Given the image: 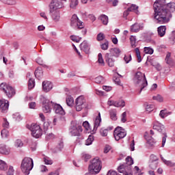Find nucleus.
<instances>
[{
  "label": "nucleus",
  "instance_id": "44",
  "mask_svg": "<svg viewBox=\"0 0 175 175\" xmlns=\"http://www.w3.org/2000/svg\"><path fill=\"white\" fill-rule=\"evenodd\" d=\"M124 61L126 64H129L132 61V55L131 54H127L124 55Z\"/></svg>",
  "mask_w": 175,
  "mask_h": 175
},
{
  "label": "nucleus",
  "instance_id": "21",
  "mask_svg": "<svg viewBox=\"0 0 175 175\" xmlns=\"http://www.w3.org/2000/svg\"><path fill=\"white\" fill-rule=\"evenodd\" d=\"M102 122V118H100V112H98V116L96 117L94 124V131H96L99 126H100V123Z\"/></svg>",
  "mask_w": 175,
  "mask_h": 175
},
{
  "label": "nucleus",
  "instance_id": "49",
  "mask_svg": "<svg viewBox=\"0 0 175 175\" xmlns=\"http://www.w3.org/2000/svg\"><path fill=\"white\" fill-rule=\"evenodd\" d=\"M145 54H153L154 49H151L150 47H145L144 49Z\"/></svg>",
  "mask_w": 175,
  "mask_h": 175
},
{
  "label": "nucleus",
  "instance_id": "22",
  "mask_svg": "<svg viewBox=\"0 0 175 175\" xmlns=\"http://www.w3.org/2000/svg\"><path fill=\"white\" fill-rule=\"evenodd\" d=\"M159 36L163 38L166 33V26H160L157 28Z\"/></svg>",
  "mask_w": 175,
  "mask_h": 175
},
{
  "label": "nucleus",
  "instance_id": "31",
  "mask_svg": "<svg viewBox=\"0 0 175 175\" xmlns=\"http://www.w3.org/2000/svg\"><path fill=\"white\" fill-rule=\"evenodd\" d=\"M102 23L104 25H107L109 24V17L105 14H103L100 16Z\"/></svg>",
  "mask_w": 175,
  "mask_h": 175
},
{
  "label": "nucleus",
  "instance_id": "32",
  "mask_svg": "<svg viewBox=\"0 0 175 175\" xmlns=\"http://www.w3.org/2000/svg\"><path fill=\"white\" fill-rule=\"evenodd\" d=\"M113 129V127H109L108 129H101L100 131V135L101 136H103V137H106V136H107V133L109 132V131H111Z\"/></svg>",
  "mask_w": 175,
  "mask_h": 175
},
{
  "label": "nucleus",
  "instance_id": "30",
  "mask_svg": "<svg viewBox=\"0 0 175 175\" xmlns=\"http://www.w3.org/2000/svg\"><path fill=\"white\" fill-rule=\"evenodd\" d=\"M144 106L146 107V111H148V113H151V111H153L154 109V106L152 104H148V103H146L144 104Z\"/></svg>",
  "mask_w": 175,
  "mask_h": 175
},
{
  "label": "nucleus",
  "instance_id": "8",
  "mask_svg": "<svg viewBox=\"0 0 175 175\" xmlns=\"http://www.w3.org/2000/svg\"><path fill=\"white\" fill-rule=\"evenodd\" d=\"M0 90H1V91H3V92H5L8 98H13V96L16 95V90H14V88H13V87L5 83H2L0 85Z\"/></svg>",
  "mask_w": 175,
  "mask_h": 175
},
{
  "label": "nucleus",
  "instance_id": "39",
  "mask_svg": "<svg viewBox=\"0 0 175 175\" xmlns=\"http://www.w3.org/2000/svg\"><path fill=\"white\" fill-rule=\"evenodd\" d=\"M79 5V0H70V7L71 9H75Z\"/></svg>",
  "mask_w": 175,
  "mask_h": 175
},
{
  "label": "nucleus",
  "instance_id": "38",
  "mask_svg": "<svg viewBox=\"0 0 175 175\" xmlns=\"http://www.w3.org/2000/svg\"><path fill=\"white\" fill-rule=\"evenodd\" d=\"M130 42L131 44V47L135 49L136 47V36H131L130 37Z\"/></svg>",
  "mask_w": 175,
  "mask_h": 175
},
{
  "label": "nucleus",
  "instance_id": "51",
  "mask_svg": "<svg viewBox=\"0 0 175 175\" xmlns=\"http://www.w3.org/2000/svg\"><path fill=\"white\" fill-rule=\"evenodd\" d=\"M1 135L2 137H8L9 136V131L6 129H3L1 132Z\"/></svg>",
  "mask_w": 175,
  "mask_h": 175
},
{
  "label": "nucleus",
  "instance_id": "46",
  "mask_svg": "<svg viewBox=\"0 0 175 175\" xmlns=\"http://www.w3.org/2000/svg\"><path fill=\"white\" fill-rule=\"evenodd\" d=\"M98 62L101 64L103 66H105V60H103V57L102 56V53H98Z\"/></svg>",
  "mask_w": 175,
  "mask_h": 175
},
{
  "label": "nucleus",
  "instance_id": "53",
  "mask_svg": "<svg viewBox=\"0 0 175 175\" xmlns=\"http://www.w3.org/2000/svg\"><path fill=\"white\" fill-rule=\"evenodd\" d=\"M44 162L45 165H53V160L50 159V158L47 157H44Z\"/></svg>",
  "mask_w": 175,
  "mask_h": 175
},
{
  "label": "nucleus",
  "instance_id": "24",
  "mask_svg": "<svg viewBox=\"0 0 175 175\" xmlns=\"http://www.w3.org/2000/svg\"><path fill=\"white\" fill-rule=\"evenodd\" d=\"M0 154L9 155L10 154V149L6 148L5 145H0Z\"/></svg>",
  "mask_w": 175,
  "mask_h": 175
},
{
  "label": "nucleus",
  "instance_id": "16",
  "mask_svg": "<svg viewBox=\"0 0 175 175\" xmlns=\"http://www.w3.org/2000/svg\"><path fill=\"white\" fill-rule=\"evenodd\" d=\"M53 109L56 114H59V116H65V110H64V108H62L61 105L53 103Z\"/></svg>",
  "mask_w": 175,
  "mask_h": 175
},
{
  "label": "nucleus",
  "instance_id": "12",
  "mask_svg": "<svg viewBox=\"0 0 175 175\" xmlns=\"http://www.w3.org/2000/svg\"><path fill=\"white\" fill-rule=\"evenodd\" d=\"M64 4L59 0H52L49 5V12L54 13L58 9H62Z\"/></svg>",
  "mask_w": 175,
  "mask_h": 175
},
{
  "label": "nucleus",
  "instance_id": "54",
  "mask_svg": "<svg viewBox=\"0 0 175 175\" xmlns=\"http://www.w3.org/2000/svg\"><path fill=\"white\" fill-rule=\"evenodd\" d=\"M94 81L97 84H100L101 83L103 82V77L102 76H98L95 78Z\"/></svg>",
  "mask_w": 175,
  "mask_h": 175
},
{
  "label": "nucleus",
  "instance_id": "42",
  "mask_svg": "<svg viewBox=\"0 0 175 175\" xmlns=\"http://www.w3.org/2000/svg\"><path fill=\"white\" fill-rule=\"evenodd\" d=\"M94 142V136L89 135L88 138L85 141V146H91Z\"/></svg>",
  "mask_w": 175,
  "mask_h": 175
},
{
  "label": "nucleus",
  "instance_id": "26",
  "mask_svg": "<svg viewBox=\"0 0 175 175\" xmlns=\"http://www.w3.org/2000/svg\"><path fill=\"white\" fill-rule=\"evenodd\" d=\"M172 55V53H167L165 57V62L167 65H170V66H175V62H173V60L170 59V57Z\"/></svg>",
  "mask_w": 175,
  "mask_h": 175
},
{
  "label": "nucleus",
  "instance_id": "17",
  "mask_svg": "<svg viewBox=\"0 0 175 175\" xmlns=\"http://www.w3.org/2000/svg\"><path fill=\"white\" fill-rule=\"evenodd\" d=\"M53 90V83L49 81H44L42 82V91L44 92H49Z\"/></svg>",
  "mask_w": 175,
  "mask_h": 175
},
{
  "label": "nucleus",
  "instance_id": "6",
  "mask_svg": "<svg viewBox=\"0 0 175 175\" xmlns=\"http://www.w3.org/2000/svg\"><path fill=\"white\" fill-rule=\"evenodd\" d=\"M102 169L100 160L96 157L92 161L91 164L89 165L88 170L90 173L92 174H98Z\"/></svg>",
  "mask_w": 175,
  "mask_h": 175
},
{
  "label": "nucleus",
  "instance_id": "1",
  "mask_svg": "<svg viewBox=\"0 0 175 175\" xmlns=\"http://www.w3.org/2000/svg\"><path fill=\"white\" fill-rule=\"evenodd\" d=\"M154 18L158 24H167L170 21L172 14L170 12L175 10V3L171 2L163 4V1H156L153 5Z\"/></svg>",
  "mask_w": 175,
  "mask_h": 175
},
{
  "label": "nucleus",
  "instance_id": "2",
  "mask_svg": "<svg viewBox=\"0 0 175 175\" xmlns=\"http://www.w3.org/2000/svg\"><path fill=\"white\" fill-rule=\"evenodd\" d=\"M134 83L136 87L139 89V94H142L143 90L148 85V83L146 79V75L142 72H137L135 73L134 77Z\"/></svg>",
  "mask_w": 175,
  "mask_h": 175
},
{
  "label": "nucleus",
  "instance_id": "34",
  "mask_svg": "<svg viewBox=\"0 0 175 175\" xmlns=\"http://www.w3.org/2000/svg\"><path fill=\"white\" fill-rule=\"evenodd\" d=\"M66 103L70 107H72L73 106V103H75V100L73 99V97L69 96L66 98Z\"/></svg>",
  "mask_w": 175,
  "mask_h": 175
},
{
  "label": "nucleus",
  "instance_id": "11",
  "mask_svg": "<svg viewBox=\"0 0 175 175\" xmlns=\"http://www.w3.org/2000/svg\"><path fill=\"white\" fill-rule=\"evenodd\" d=\"M113 136L115 140L118 142V140H121V139H124L126 136V131L122 127L118 126L113 131Z\"/></svg>",
  "mask_w": 175,
  "mask_h": 175
},
{
  "label": "nucleus",
  "instance_id": "55",
  "mask_svg": "<svg viewBox=\"0 0 175 175\" xmlns=\"http://www.w3.org/2000/svg\"><path fill=\"white\" fill-rule=\"evenodd\" d=\"M149 162H158V157L154 154H151Z\"/></svg>",
  "mask_w": 175,
  "mask_h": 175
},
{
  "label": "nucleus",
  "instance_id": "23",
  "mask_svg": "<svg viewBox=\"0 0 175 175\" xmlns=\"http://www.w3.org/2000/svg\"><path fill=\"white\" fill-rule=\"evenodd\" d=\"M52 19L55 23H58L61 18V15L58 11H54L53 13H51Z\"/></svg>",
  "mask_w": 175,
  "mask_h": 175
},
{
  "label": "nucleus",
  "instance_id": "45",
  "mask_svg": "<svg viewBox=\"0 0 175 175\" xmlns=\"http://www.w3.org/2000/svg\"><path fill=\"white\" fill-rule=\"evenodd\" d=\"M14 146L15 147L18 148L23 147L24 146V144L23 143V141H21V139H16L15 141Z\"/></svg>",
  "mask_w": 175,
  "mask_h": 175
},
{
  "label": "nucleus",
  "instance_id": "60",
  "mask_svg": "<svg viewBox=\"0 0 175 175\" xmlns=\"http://www.w3.org/2000/svg\"><path fill=\"white\" fill-rule=\"evenodd\" d=\"M108 3H111L113 6L118 5V0H106Z\"/></svg>",
  "mask_w": 175,
  "mask_h": 175
},
{
  "label": "nucleus",
  "instance_id": "4",
  "mask_svg": "<svg viewBox=\"0 0 175 175\" xmlns=\"http://www.w3.org/2000/svg\"><path fill=\"white\" fill-rule=\"evenodd\" d=\"M33 169V160L30 157H25L21 164V170L23 174L29 175Z\"/></svg>",
  "mask_w": 175,
  "mask_h": 175
},
{
  "label": "nucleus",
  "instance_id": "14",
  "mask_svg": "<svg viewBox=\"0 0 175 175\" xmlns=\"http://www.w3.org/2000/svg\"><path fill=\"white\" fill-rule=\"evenodd\" d=\"M69 131L71 136H81L83 127L81 126H71Z\"/></svg>",
  "mask_w": 175,
  "mask_h": 175
},
{
  "label": "nucleus",
  "instance_id": "63",
  "mask_svg": "<svg viewBox=\"0 0 175 175\" xmlns=\"http://www.w3.org/2000/svg\"><path fill=\"white\" fill-rule=\"evenodd\" d=\"M3 128H9V122L6 118H3Z\"/></svg>",
  "mask_w": 175,
  "mask_h": 175
},
{
  "label": "nucleus",
  "instance_id": "56",
  "mask_svg": "<svg viewBox=\"0 0 175 175\" xmlns=\"http://www.w3.org/2000/svg\"><path fill=\"white\" fill-rule=\"evenodd\" d=\"M120 117H121V122L125 123V122L127 120V118H126V111L123 112Z\"/></svg>",
  "mask_w": 175,
  "mask_h": 175
},
{
  "label": "nucleus",
  "instance_id": "62",
  "mask_svg": "<svg viewBox=\"0 0 175 175\" xmlns=\"http://www.w3.org/2000/svg\"><path fill=\"white\" fill-rule=\"evenodd\" d=\"M14 170L13 169V167L10 166L8 171L7 172V175H14Z\"/></svg>",
  "mask_w": 175,
  "mask_h": 175
},
{
  "label": "nucleus",
  "instance_id": "7",
  "mask_svg": "<svg viewBox=\"0 0 175 175\" xmlns=\"http://www.w3.org/2000/svg\"><path fill=\"white\" fill-rule=\"evenodd\" d=\"M40 100L42 103V111L45 113H51V107L52 106H54V103L53 101H50V100L47 99V98L43 95L40 96Z\"/></svg>",
  "mask_w": 175,
  "mask_h": 175
},
{
  "label": "nucleus",
  "instance_id": "3",
  "mask_svg": "<svg viewBox=\"0 0 175 175\" xmlns=\"http://www.w3.org/2000/svg\"><path fill=\"white\" fill-rule=\"evenodd\" d=\"M132 165H133V159L129 156L126 158V163L122 164L118 167V172L125 175H133Z\"/></svg>",
  "mask_w": 175,
  "mask_h": 175
},
{
  "label": "nucleus",
  "instance_id": "64",
  "mask_svg": "<svg viewBox=\"0 0 175 175\" xmlns=\"http://www.w3.org/2000/svg\"><path fill=\"white\" fill-rule=\"evenodd\" d=\"M107 175H118V174L114 170L108 171Z\"/></svg>",
  "mask_w": 175,
  "mask_h": 175
},
{
  "label": "nucleus",
  "instance_id": "28",
  "mask_svg": "<svg viewBox=\"0 0 175 175\" xmlns=\"http://www.w3.org/2000/svg\"><path fill=\"white\" fill-rule=\"evenodd\" d=\"M34 75L37 79H42V77H43V71L41 68H37L35 70Z\"/></svg>",
  "mask_w": 175,
  "mask_h": 175
},
{
  "label": "nucleus",
  "instance_id": "9",
  "mask_svg": "<svg viewBox=\"0 0 175 175\" xmlns=\"http://www.w3.org/2000/svg\"><path fill=\"white\" fill-rule=\"evenodd\" d=\"M33 137L39 139L43 135V131L39 124H31L29 128Z\"/></svg>",
  "mask_w": 175,
  "mask_h": 175
},
{
  "label": "nucleus",
  "instance_id": "50",
  "mask_svg": "<svg viewBox=\"0 0 175 175\" xmlns=\"http://www.w3.org/2000/svg\"><path fill=\"white\" fill-rule=\"evenodd\" d=\"M70 39L72 42H76L77 43H79L81 40V38L76 36H71Z\"/></svg>",
  "mask_w": 175,
  "mask_h": 175
},
{
  "label": "nucleus",
  "instance_id": "52",
  "mask_svg": "<svg viewBox=\"0 0 175 175\" xmlns=\"http://www.w3.org/2000/svg\"><path fill=\"white\" fill-rule=\"evenodd\" d=\"M82 159L85 161V162H87L88 159H91V155L85 153L82 154Z\"/></svg>",
  "mask_w": 175,
  "mask_h": 175
},
{
  "label": "nucleus",
  "instance_id": "58",
  "mask_svg": "<svg viewBox=\"0 0 175 175\" xmlns=\"http://www.w3.org/2000/svg\"><path fill=\"white\" fill-rule=\"evenodd\" d=\"M102 50H107L109 49V42L106 41L100 45Z\"/></svg>",
  "mask_w": 175,
  "mask_h": 175
},
{
  "label": "nucleus",
  "instance_id": "36",
  "mask_svg": "<svg viewBox=\"0 0 175 175\" xmlns=\"http://www.w3.org/2000/svg\"><path fill=\"white\" fill-rule=\"evenodd\" d=\"M125 107V101H124V100L115 101V107Z\"/></svg>",
  "mask_w": 175,
  "mask_h": 175
},
{
  "label": "nucleus",
  "instance_id": "59",
  "mask_svg": "<svg viewBox=\"0 0 175 175\" xmlns=\"http://www.w3.org/2000/svg\"><path fill=\"white\" fill-rule=\"evenodd\" d=\"M153 99L154 100H157V102H163V97L161 95L153 96Z\"/></svg>",
  "mask_w": 175,
  "mask_h": 175
},
{
  "label": "nucleus",
  "instance_id": "18",
  "mask_svg": "<svg viewBox=\"0 0 175 175\" xmlns=\"http://www.w3.org/2000/svg\"><path fill=\"white\" fill-rule=\"evenodd\" d=\"M121 51L118 48H112L109 50V53H106L107 55L110 57H120V54Z\"/></svg>",
  "mask_w": 175,
  "mask_h": 175
},
{
  "label": "nucleus",
  "instance_id": "33",
  "mask_svg": "<svg viewBox=\"0 0 175 175\" xmlns=\"http://www.w3.org/2000/svg\"><path fill=\"white\" fill-rule=\"evenodd\" d=\"M111 120L113 121H117V111L116 109H112L109 112Z\"/></svg>",
  "mask_w": 175,
  "mask_h": 175
},
{
  "label": "nucleus",
  "instance_id": "41",
  "mask_svg": "<svg viewBox=\"0 0 175 175\" xmlns=\"http://www.w3.org/2000/svg\"><path fill=\"white\" fill-rule=\"evenodd\" d=\"M8 169V164L2 160H0V170H6Z\"/></svg>",
  "mask_w": 175,
  "mask_h": 175
},
{
  "label": "nucleus",
  "instance_id": "13",
  "mask_svg": "<svg viewBox=\"0 0 175 175\" xmlns=\"http://www.w3.org/2000/svg\"><path fill=\"white\" fill-rule=\"evenodd\" d=\"M70 25L72 28H79V29H83V28H84V24L79 20V17H77V15L76 14L72 15L70 21Z\"/></svg>",
  "mask_w": 175,
  "mask_h": 175
},
{
  "label": "nucleus",
  "instance_id": "29",
  "mask_svg": "<svg viewBox=\"0 0 175 175\" xmlns=\"http://www.w3.org/2000/svg\"><path fill=\"white\" fill-rule=\"evenodd\" d=\"M172 114V112L167 111L166 109L161 110L159 113V116L161 118H165V117H167V116H170Z\"/></svg>",
  "mask_w": 175,
  "mask_h": 175
},
{
  "label": "nucleus",
  "instance_id": "5",
  "mask_svg": "<svg viewBox=\"0 0 175 175\" xmlns=\"http://www.w3.org/2000/svg\"><path fill=\"white\" fill-rule=\"evenodd\" d=\"M153 129L154 131H157V132H159V133H162L163 135L162 138V144L161 147H165V144H166V139L167 137V134H166L165 126L162 124V123L155 121L153 123Z\"/></svg>",
  "mask_w": 175,
  "mask_h": 175
},
{
  "label": "nucleus",
  "instance_id": "61",
  "mask_svg": "<svg viewBox=\"0 0 175 175\" xmlns=\"http://www.w3.org/2000/svg\"><path fill=\"white\" fill-rule=\"evenodd\" d=\"M40 172H41V173H44L46 172H49V170L47 169V167L46 165H40Z\"/></svg>",
  "mask_w": 175,
  "mask_h": 175
},
{
  "label": "nucleus",
  "instance_id": "48",
  "mask_svg": "<svg viewBox=\"0 0 175 175\" xmlns=\"http://www.w3.org/2000/svg\"><path fill=\"white\" fill-rule=\"evenodd\" d=\"M3 3H5L7 5H16V1L14 0H0Z\"/></svg>",
  "mask_w": 175,
  "mask_h": 175
},
{
  "label": "nucleus",
  "instance_id": "37",
  "mask_svg": "<svg viewBox=\"0 0 175 175\" xmlns=\"http://www.w3.org/2000/svg\"><path fill=\"white\" fill-rule=\"evenodd\" d=\"M149 167L152 170H155L158 167V161L149 162Z\"/></svg>",
  "mask_w": 175,
  "mask_h": 175
},
{
  "label": "nucleus",
  "instance_id": "47",
  "mask_svg": "<svg viewBox=\"0 0 175 175\" xmlns=\"http://www.w3.org/2000/svg\"><path fill=\"white\" fill-rule=\"evenodd\" d=\"M135 51L137 57V62H142V56L140 55V50L139 49V48H136L135 49Z\"/></svg>",
  "mask_w": 175,
  "mask_h": 175
},
{
  "label": "nucleus",
  "instance_id": "27",
  "mask_svg": "<svg viewBox=\"0 0 175 175\" xmlns=\"http://www.w3.org/2000/svg\"><path fill=\"white\" fill-rule=\"evenodd\" d=\"M161 159L167 166H170V167H174L175 163L172 162V161H167L163 157H161Z\"/></svg>",
  "mask_w": 175,
  "mask_h": 175
},
{
  "label": "nucleus",
  "instance_id": "15",
  "mask_svg": "<svg viewBox=\"0 0 175 175\" xmlns=\"http://www.w3.org/2000/svg\"><path fill=\"white\" fill-rule=\"evenodd\" d=\"M8 110H9V100L4 99V98L0 99V111H1V113L5 114V113H8Z\"/></svg>",
  "mask_w": 175,
  "mask_h": 175
},
{
  "label": "nucleus",
  "instance_id": "10",
  "mask_svg": "<svg viewBox=\"0 0 175 175\" xmlns=\"http://www.w3.org/2000/svg\"><path fill=\"white\" fill-rule=\"evenodd\" d=\"M84 107H87V102L83 96L77 97L75 100V109L77 111H81Z\"/></svg>",
  "mask_w": 175,
  "mask_h": 175
},
{
  "label": "nucleus",
  "instance_id": "19",
  "mask_svg": "<svg viewBox=\"0 0 175 175\" xmlns=\"http://www.w3.org/2000/svg\"><path fill=\"white\" fill-rule=\"evenodd\" d=\"M80 49L82 51H84L85 54H90V45L88 44V42H87L86 40L83 41L81 44H80Z\"/></svg>",
  "mask_w": 175,
  "mask_h": 175
},
{
  "label": "nucleus",
  "instance_id": "35",
  "mask_svg": "<svg viewBox=\"0 0 175 175\" xmlns=\"http://www.w3.org/2000/svg\"><path fill=\"white\" fill-rule=\"evenodd\" d=\"M35 88V79L33 78H30L29 79V83H28V88L29 90H32V88Z\"/></svg>",
  "mask_w": 175,
  "mask_h": 175
},
{
  "label": "nucleus",
  "instance_id": "40",
  "mask_svg": "<svg viewBox=\"0 0 175 175\" xmlns=\"http://www.w3.org/2000/svg\"><path fill=\"white\" fill-rule=\"evenodd\" d=\"M138 9H139V7H137V5L135 4H132L131 7L128 8V10L130 12H135L136 13L139 12V10H137Z\"/></svg>",
  "mask_w": 175,
  "mask_h": 175
},
{
  "label": "nucleus",
  "instance_id": "20",
  "mask_svg": "<svg viewBox=\"0 0 175 175\" xmlns=\"http://www.w3.org/2000/svg\"><path fill=\"white\" fill-rule=\"evenodd\" d=\"M105 61H106L107 65L110 68H113V66H114V64L116 62V59L112 56H110V55L106 54L105 55Z\"/></svg>",
  "mask_w": 175,
  "mask_h": 175
},
{
  "label": "nucleus",
  "instance_id": "43",
  "mask_svg": "<svg viewBox=\"0 0 175 175\" xmlns=\"http://www.w3.org/2000/svg\"><path fill=\"white\" fill-rule=\"evenodd\" d=\"M106 36H105V33H99L97 35L96 39L98 42H102V40H105Z\"/></svg>",
  "mask_w": 175,
  "mask_h": 175
},
{
  "label": "nucleus",
  "instance_id": "25",
  "mask_svg": "<svg viewBox=\"0 0 175 175\" xmlns=\"http://www.w3.org/2000/svg\"><path fill=\"white\" fill-rule=\"evenodd\" d=\"M142 28H143L140 24L139 23H135L133 25L131 26V32H139V31H140V29H142Z\"/></svg>",
  "mask_w": 175,
  "mask_h": 175
},
{
  "label": "nucleus",
  "instance_id": "57",
  "mask_svg": "<svg viewBox=\"0 0 175 175\" xmlns=\"http://www.w3.org/2000/svg\"><path fill=\"white\" fill-rule=\"evenodd\" d=\"M13 118H14V120H16V121H21V120H22L21 115H20V113H14L13 115Z\"/></svg>",
  "mask_w": 175,
  "mask_h": 175
}]
</instances>
